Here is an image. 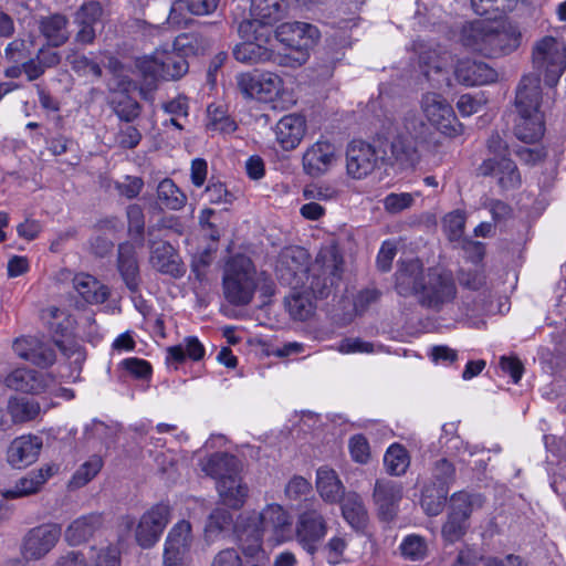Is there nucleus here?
<instances>
[{"mask_svg":"<svg viewBox=\"0 0 566 566\" xmlns=\"http://www.w3.org/2000/svg\"><path fill=\"white\" fill-rule=\"evenodd\" d=\"M73 285L82 298L90 304H102L109 295L108 287L90 274L75 275Z\"/></svg>","mask_w":566,"mask_h":566,"instance_id":"nucleus-36","label":"nucleus"},{"mask_svg":"<svg viewBox=\"0 0 566 566\" xmlns=\"http://www.w3.org/2000/svg\"><path fill=\"white\" fill-rule=\"evenodd\" d=\"M492 32V20H475L462 28L461 41L465 48L490 56Z\"/></svg>","mask_w":566,"mask_h":566,"instance_id":"nucleus-26","label":"nucleus"},{"mask_svg":"<svg viewBox=\"0 0 566 566\" xmlns=\"http://www.w3.org/2000/svg\"><path fill=\"white\" fill-rule=\"evenodd\" d=\"M87 566H120V553L116 545H92L85 554Z\"/></svg>","mask_w":566,"mask_h":566,"instance_id":"nucleus-42","label":"nucleus"},{"mask_svg":"<svg viewBox=\"0 0 566 566\" xmlns=\"http://www.w3.org/2000/svg\"><path fill=\"white\" fill-rule=\"evenodd\" d=\"M46 317L50 318V329L56 335L65 336L74 325V319L65 311L51 306L45 310Z\"/></svg>","mask_w":566,"mask_h":566,"instance_id":"nucleus-53","label":"nucleus"},{"mask_svg":"<svg viewBox=\"0 0 566 566\" xmlns=\"http://www.w3.org/2000/svg\"><path fill=\"white\" fill-rule=\"evenodd\" d=\"M373 497L380 517L384 521H391L402 499V485L392 480H377Z\"/></svg>","mask_w":566,"mask_h":566,"instance_id":"nucleus-22","label":"nucleus"},{"mask_svg":"<svg viewBox=\"0 0 566 566\" xmlns=\"http://www.w3.org/2000/svg\"><path fill=\"white\" fill-rule=\"evenodd\" d=\"M318 29L306 22H285L279 25L274 32V38L280 43L294 50L297 54L286 65H302L307 60V50L311 49L319 39Z\"/></svg>","mask_w":566,"mask_h":566,"instance_id":"nucleus-8","label":"nucleus"},{"mask_svg":"<svg viewBox=\"0 0 566 566\" xmlns=\"http://www.w3.org/2000/svg\"><path fill=\"white\" fill-rule=\"evenodd\" d=\"M285 306L294 319L305 321L314 313V303L306 292H293L285 297Z\"/></svg>","mask_w":566,"mask_h":566,"instance_id":"nucleus-43","label":"nucleus"},{"mask_svg":"<svg viewBox=\"0 0 566 566\" xmlns=\"http://www.w3.org/2000/svg\"><path fill=\"white\" fill-rule=\"evenodd\" d=\"M338 159L336 145L326 139H318L303 154V170L311 177H321L336 166Z\"/></svg>","mask_w":566,"mask_h":566,"instance_id":"nucleus-17","label":"nucleus"},{"mask_svg":"<svg viewBox=\"0 0 566 566\" xmlns=\"http://www.w3.org/2000/svg\"><path fill=\"white\" fill-rule=\"evenodd\" d=\"M386 151H379L376 146L363 140H353L346 150V170L354 179H363L370 175Z\"/></svg>","mask_w":566,"mask_h":566,"instance_id":"nucleus-15","label":"nucleus"},{"mask_svg":"<svg viewBox=\"0 0 566 566\" xmlns=\"http://www.w3.org/2000/svg\"><path fill=\"white\" fill-rule=\"evenodd\" d=\"M493 32L491 39L490 56H500L515 51L520 44L522 34L516 25L509 21H492Z\"/></svg>","mask_w":566,"mask_h":566,"instance_id":"nucleus-27","label":"nucleus"},{"mask_svg":"<svg viewBox=\"0 0 566 566\" xmlns=\"http://www.w3.org/2000/svg\"><path fill=\"white\" fill-rule=\"evenodd\" d=\"M327 531V521L318 509H308L298 515L295 527L296 541L310 555L317 552Z\"/></svg>","mask_w":566,"mask_h":566,"instance_id":"nucleus-13","label":"nucleus"},{"mask_svg":"<svg viewBox=\"0 0 566 566\" xmlns=\"http://www.w3.org/2000/svg\"><path fill=\"white\" fill-rule=\"evenodd\" d=\"M126 91L127 88L124 87L123 92L115 93L112 97L111 104L120 120L130 123L139 116L140 105L134 98L128 96L125 93Z\"/></svg>","mask_w":566,"mask_h":566,"instance_id":"nucleus-46","label":"nucleus"},{"mask_svg":"<svg viewBox=\"0 0 566 566\" xmlns=\"http://www.w3.org/2000/svg\"><path fill=\"white\" fill-rule=\"evenodd\" d=\"M165 113L171 115V118L165 122L174 125L178 129H182V125L178 122L179 117H187L189 112L188 98L184 95H179L176 98L165 103L163 105Z\"/></svg>","mask_w":566,"mask_h":566,"instance_id":"nucleus-56","label":"nucleus"},{"mask_svg":"<svg viewBox=\"0 0 566 566\" xmlns=\"http://www.w3.org/2000/svg\"><path fill=\"white\" fill-rule=\"evenodd\" d=\"M8 408L15 422L33 420L40 413L39 402L27 398L10 400Z\"/></svg>","mask_w":566,"mask_h":566,"instance_id":"nucleus-51","label":"nucleus"},{"mask_svg":"<svg viewBox=\"0 0 566 566\" xmlns=\"http://www.w3.org/2000/svg\"><path fill=\"white\" fill-rule=\"evenodd\" d=\"M226 300L235 306L251 303L256 290V270L245 255L233 256L226 266L223 280Z\"/></svg>","mask_w":566,"mask_h":566,"instance_id":"nucleus-4","label":"nucleus"},{"mask_svg":"<svg viewBox=\"0 0 566 566\" xmlns=\"http://www.w3.org/2000/svg\"><path fill=\"white\" fill-rule=\"evenodd\" d=\"M150 265L158 272L179 279L186 273V266L182 263L178 252L166 241H149Z\"/></svg>","mask_w":566,"mask_h":566,"instance_id":"nucleus-19","label":"nucleus"},{"mask_svg":"<svg viewBox=\"0 0 566 566\" xmlns=\"http://www.w3.org/2000/svg\"><path fill=\"white\" fill-rule=\"evenodd\" d=\"M167 360L175 363L185 361L186 357L192 360H200L205 355V347L197 337H187L184 345L169 347Z\"/></svg>","mask_w":566,"mask_h":566,"instance_id":"nucleus-45","label":"nucleus"},{"mask_svg":"<svg viewBox=\"0 0 566 566\" xmlns=\"http://www.w3.org/2000/svg\"><path fill=\"white\" fill-rule=\"evenodd\" d=\"M42 439L33 434L15 438L7 451L8 463L15 469H22L34 463L41 452Z\"/></svg>","mask_w":566,"mask_h":566,"instance_id":"nucleus-21","label":"nucleus"},{"mask_svg":"<svg viewBox=\"0 0 566 566\" xmlns=\"http://www.w3.org/2000/svg\"><path fill=\"white\" fill-rule=\"evenodd\" d=\"M400 551L402 556L410 560H422L427 556L428 546L422 536L411 534L402 539Z\"/></svg>","mask_w":566,"mask_h":566,"instance_id":"nucleus-54","label":"nucleus"},{"mask_svg":"<svg viewBox=\"0 0 566 566\" xmlns=\"http://www.w3.org/2000/svg\"><path fill=\"white\" fill-rule=\"evenodd\" d=\"M237 85L248 98H255L264 103H273L283 93V81L274 73H240L237 75Z\"/></svg>","mask_w":566,"mask_h":566,"instance_id":"nucleus-10","label":"nucleus"},{"mask_svg":"<svg viewBox=\"0 0 566 566\" xmlns=\"http://www.w3.org/2000/svg\"><path fill=\"white\" fill-rule=\"evenodd\" d=\"M396 291L401 296L415 295L422 307L432 312L447 308L458 294L451 272L437 268L423 272V264L418 259L400 262L396 272Z\"/></svg>","mask_w":566,"mask_h":566,"instance_id":"nucleus-1","label":"nucleus"},{"mask_svg":"<svg viewBox=\"0 0 566 566\" xmlns=\"http://www.w3.org/2000/svg\"><path fill=\"white\" fill-rule=\"evenodd\" d=\"M249 530L261 533V541L270 533L276 541H284L291 533V518L289 513L279 504H270L263 511L250 518L249 524L240 532Z\"/></svg>","mask_w":566,"mask_h":566,"instance_id":"nucleus-12","label":"nucleus"},{"mask_svg":"<svg viewBox=\"0 0 566 566\" xmlns=\"http://www.w3.org/2000/svg\"><path fill=\"white\" fill-rule=\"evenodd\" d=\"M103 468V460L98 455H92L82 463L67 483L69 490H77L91 482Z\"/></svg>","mask_w":566,"mask_h":566,"instance_id":"nucleus-44","label":"nucleus"},{"mask_svg":"<svg viewBox=\"0 0 566 566\" xmlns=\"http://www.w3.org/2000/svg\"><path fill=\"white\" fill-rule=\"evenodd\" d=\"M305 132V118L297 114L283 116L274 128L276 142L284 150L296 148L303 139Z\"/></svg>","mask_w":566,"mask_h":566,"instance_id":"nucleus-28","label":"nucleus"},{"mask_svg":"<svg viewBox=\"0 0 566 566\" xmlns=\"http://www.w3.org/2000/svg\"><path fill=\"white\" fill-rule=\"evenodd\" d=\"M482 505V499L476 494H469L465 492H459L451 497V512L452 514L464 518L465 521L471 515L475 507Z\"/></svg>","mask_w":566,"mask_h":566,"instance_id":"nucleus-50","label":"nucleus"},{"mask_svg":"<svg viewBox=\"0 0 566 566\" xmlns=\"http://www.w3.org/2000/svg\"><path fill=\"white\" fill-rule=\"evenodd\" d=\"M161 78L163 80H178L182 77L189 69L187 60L175 49L169 51L167 49H159Z\"/></svg>","mask_w":566,"mask_h":566,"instance_id":"nucleus-39","label":"nucleus"},{"mask_svg":"<svg viewBox=\"0 0 566 566\" xmlns=\"http://www.w3.org/2000/svg\"><path fill=\"white\" fill-rule=\"evenodd\" d=\"M387 471L392 475H401L409 467V457L406 449L399 444L388 448L384 457Z\"/></svg>","mask_w":566,"mask_h":566,"instance_id":"nucleus-52","label":"nucleus"},{"mask_svg":"<svg viewBox=\"0 0 566 566\" xmlns=\"http://www.w3.org/2000/svg\"><path fill=\"white\" fill-rule=\"evenodd\" d=\"M69 20L63 14H51L39 20V30L52 46L63 45L70 36Z\"/></svg>","mask_w":566,"mask_h":566,"instance_id":"nucleus-35","label":"nucleus"},{"mask_svg":"<svg viewBox=\"0 0 566 566\" xmlns=\"http://www.w3.org/2000/svg\"><path fill=\"white\" fill-rule=\"evenodd\" d=\"M488 149L493 157L485 159L480 165L479 174L495 177L503 189L518 187L521 177L517 167L507 158V145L497 133L492 134L488 139Z\"/></svg>","mask_w":566,"mask_h":566,"instance_id":"nucleus-6","label":"nucleus"},{"mask_svg":"<svg viewBox=\"0 0 566 566\" xmlns=\"http://www.w3.org/2000/svg\"><path fill=\"white\" fill-rule=\"evenodd\" d=\"M340 501L344 520L355 530L365 527L368 515L361 497L355 492H348Z\"/></svg>","mask_w":566,"mask_h":566,"instance_id":"nucleus-37","label":"nucleus"},{"mask_svg":"<svg viewBox=\"0 0 566 566\" xmlns=\"http://www.w3.org/2000/svg\"><path fill=\"white\" fill-rule=\"evenodd\" d=\"M402 125L408 136L397 135L391 144L390 151L394 160L403 168L413 167L419 160V154L415 139L410 137V133H417L423 123L415 112H406L402 117Z\"/></svg>","mask_w":566,"mask_h":566,"instance_id":"nucleus-16","label":"nucleus"},{"mask_svg":"<svg viewBox=\"0 0 566 566\" xmlns=\"http://www.w3.org/2000/svg\"><path fill=\"white\" fill-rule=\"evenodd\" d=\"M201 470L211 479L216 481V484L222 480L231 479L237 476L242 471L241 461L229 453L216 452L201 460Z\"/></svg>","mask_w":566,"mask_h":566,"instance_id":"nucleus-25","label":"nucleus"},{"mask_svg":"<svg viewBox=\"0 0 566 566\" xmlns=\"http://www.w3.org/2000/svg\"><path fill=\"white\" fill-rule=\"evenodd\" d=\"M60 537L61 528L55 524L34 526L21 539V556L28 562L40 560L56 546Z\"/></svg>","mask_w":566,"mask_h":566,"instance_id":"nucleus-11","label":"nucleus"},{"mask_svg":"<svg viewBox=\"0 0 566 566\" xmlns=\"http://www.w3.org/2000/svg\"><path fill=\"white\" fill-rule=\"evenodd\" d=\"M207 127L212 132L230 134L237 128L234 120L230 118L222 105H209L207 109Z\"/></svg>","mask_w":566,"mask_h":566,"instance_id":"nucleus-47","label":"nucleus"},{"mask_svg":"<svg viewBox=\"0 0 566 566\" xmlns=\"http://www.w3.org/2000/svg\"><path fill=\"white\" fill-rule=\"evenodd\" d=\"M118 270L126 286L136 291L139 284V268L136 258L135 247L125 242L118 247Z\"/></svg>","mask_w":566,"mask_h":566,"instance_id":"nucleus-34","label":"nucleus"},{"mask_svg":"<svg viewBox=\"0 0 566 566\" xmlns=\"http://www.w3.org/2000/svg\"><path fill=\"white\" fill-rule=\"evenodd\" d=\"M413 197L411 193H389L384 199V207L389 213H399L413 205Z\"/></svg>","mask_w":566,"mask_h":566,"instance_id":"nucleus-63","label":"nucleus"},{"mask_svg":"<svg viewBox=\"0 0 566 566\" xmlns=\"http://www.w3.org/2000/svg\"><path fill=\"white\" fill-rule=\"evenodd\" d=\"M171 518V509L166 503H158L146 511L136 527L135 537L143 548L153 547L160 538Z\"/></svg>","mask_w":566,"mask_h":566,"instance_id":"nucleus-14","label":"nucleus"},{"mask_svg":"<svg viewBox=\"0 0 566 566\" xmlns=\"http://www.w3.org/2000/svg\"><path fill=\"white\" fill-rule=\"evenodd\" d=\"M239 549L243 556V566H270V559L261 545V533L249 530L238 533Z\"/></svg>","mask_w":566,"mask_h":566,"instance_id":"nucleus-31","label":"nucleus"},{"mask_svg":"<svg viewBox=\"0 0 566 566\" xmlns=\"http://www.w3.org/2000/svg\"><path fill=\"white\" fill-rule=\"evenodd\" d=\"M32 48L33 41L31 39H15L6 46V59L10 62L18 63L31 54Z\"/></svg>","mask_w":566,"mask_h":566,"instance_id":"nucleus-59","label":"nucleus"},{"mask_svg":"<svg viewBox=\"0 0 566 566\" xmlns=\"http://www.w3.org/2000/svg\"><path fill=\"white\" fill-rule=\"evenodd\" d=\"M534 67L548 86H555L566 69V43L554 36H544L533 48Z\"/></svg>","mask_w":566,"mask_h":566,"instance_id":"nucleus-5","label":"nucleus"},{"mask_svg":"<svg viewBox=\"0 0 566 566\" xmlns=\"http://www.w3.org/2000/svg\"><path fill=\"white\" fill-rule=\"evenodd\" d=\"M56 358L55 348L51 343L35 338V345L31 352L30 361L40 367L51 366Z\"/></svg>","mask_w":566,"mask_h":566,"instance_id":"nucleus-57","label":"nucleus"},{"mask_svg":"<svg viewBox=\"0 0 566 566\" xmlns=\"http://www.w3.org/2000/svg\"><path fill=\"white\" fill-rule=\"evenodd\" d=\"M449 490L444 486H426L422 492L421 506L430 516H437L444 507Z\"/></svg>","mask_w":566,"mask_h":566,"instance_id":"nucleus-48","label":"nucleus"},{"mask_svg":"<svg viewBox=\"0 0 566 566\" xmlns=\"http://www.w3.org/2000/svg\"><path fill=\"white\" fill-rule=\"evenodd\" d=\"M157 200L165 209L180 210L187 202V196L171 179L165 178L157 186Z\"/></svg>","mask_w":566,"mask_h":566,"instance_id":"nucleus-41","label":"nucleus"},{"mask_svg":"<svg viewBox=\"0 0 566 566\" xmlns=\"http://www.w3.org/2000/svg\"><path fill=\"white\" fill-rule=\"evenodd\" d=\"M347 548V539L343 535H335L324 547L328 564L337 565L343 560L344 553Z\"/></svg>","mask_w":566,"mask_h":566,"instance_id":"nucleus-62","label":"nucleus"},{"mask_svg":"<svg viewBox=\"0 0 566 566\" xmlns=\"http://www.w3.org/2000/svg\"><path fill=\"white\" fill-rule=\"evenodd\" d=\"M432 485L437 488L444 486L449 490V484L454 478V468L447 459L436 462L432 469Z\"/></svg>","mask_w":566,"mask_h":566,"instance_id":"nucleus-60","label":"nucleus"},{"mask_svg":"<svg viewBox=\"0 0 566 566\" xmlns=\"http://www.w3.org/2000/svg\"><path fill=\"white\" fill-rule=\"evenodd\" d=\"M7 387L32 395H40L53 391L55 379L46 373L28 368H18L10 373L4 380Z\"/></svg>","mask_w":566,"mask_h":566,"instance_id":"nucleus-18","label":"nucleus"},{"mask_svg":"<svg viewBox=\"0 0 566 566\" xmlns=\"http://www.w3.org/2000/svg\"><path fill=\"white\" fill-rule=\"evenodd\" d=\"M244 40L233 49V56L237 61L245 64H254L270 61L273 59V50L265 44L269 42L260 41L254 38V32L248 34L239 33Z\"/></svg>","mask_w":566,"mask_h":566,"instance_id":"nucleus-29","label":"nucleus"},{"mask_svg":"<svg viewBox=\"0 0 566 566\" xmlns=\"http://www.w3.org/2000/svg\"><path fill=\"white\" fill-rule=\"evenodd\" d=\"M467 527L464 518L450 513L442 526V536L447 542L454 543L465 534Z\"/></svg>","mask_w":566,"mask_h":566,"instance_id":"nucleus-58","label":"nucleus"},{"mask_svg":"<svg viewBox=\"0 0 566 566\" xmlns=\"http://www.w3.org/2000/svg\"><path fill=\"white\" fill-rule=\"evenodd\" d=\"M218 494L224 505L238 510L243 506L248 497L249 489L243 483L241 473L237 476L222 480L216 484Z\"/></svg>","mask_w":566,"mask_h":566,"instance_id":"nucleus-33","label":"nucleus"},{"mask_svg":"<svg viewBox=\"0 0 566 566\" xmlns=\"http://www.w3.org/2000/svg\"><path fill=\"white\" fill-rule=\"evenodd\" d=\"M161 60L159 59V49H156L154 53L144 55L135 60V66L144 77L145 82H148L149 88L153 90V84L161 78L160 71Z\"/></svg>","mask_w":566,"mask_h":566,"instance_id":"nucleus-49","label":"nucleus"},{"mask_svg":"<svg viewBox=\"0 0 566 566\" xmlns=\"http://www.w3.org/2000/svg\"><path fill=\"white\" fill-rule=\"evenodd\" d=\"M211 39L201 32H190L176 36L172 46L186 59V56L205 53L211 46Z\"/></svg>","mask_w":566,"mask_h":566,"instance_id":"nucleus-38","label":"nucleus"},{"mask_svg":"<svg viewBox=\"0 0 566 566\" xmlns=\"http://www.w3.org/2000/svg\"><path fill=\"white\" fill-rule=\"evenodd\" d=\"M283 0H251V19L242 21L238 31L244 35L254 32L256 40L271 42L272 25L283 17Z\"/></svg>","mask_w":566,"mask_h":566,"instance_id":"nucleus-7","label":"nucleus"},{"mask_svg":"<svg viewBox=\"0 0 566 566\" xmlns=\"http://www.w3.org/2000/svg\"><path fill=\"white\" fill-rule=\"evenodd\" d=\"M316 490L325 503L336 504L345 496V486L335 470L321 467L316 471Z\"/></svg>","mask_w":566,"mask_h":566,"instance_id":"nucleus-32","label":"nucleus"},{"mask_svg":"<svg viewBox=\"0 0 566 566\" xmlns=\"http://www.w3.org/2000/svg\"><path fill=\"white\" fill-rule=\"evenodd\" d=\"M103 516L98 513H90L75 518L66 527L64 536L71 546H76L88 541L102 527Z\"/></svg>","mask_w":566,"mask_h":566,"instance_id":"nucleus-30","label":"nucleus"},{"mask_svg":"<svg viewBox=\"0 0 566 566\" xmlns=\"http://www.w3.org/2000/svg\"><path fill=\"white\" fill-rule=\"evenodd\" d=\"M420 107L427 120L442 134L454 137L462 133V124L442 95L433 92L424 93L420 99Z\"/></svg>","mask_w":566,"mask_h":566,"instance_id":"nucleus-9","label":"nucleus"},{"mask_svg":"<svg viewBox=\"0 0 566 566\" xmlns=\"http://www.w3.org/2000/svg\"><path fill=\"white\" fill-rule=\"evenodd\" d=\"M454 75L463 85H485L496 81L497 72L489 64L476 60H460L455 66Z\"/></svg>","mask_w":566,"mask_h":566,"instance_id":"nucleus-24","label":"nucleus"},{"mask_svg":"<svg viewBox=\"0 0 566 566\" xmlns=\"http://www.w3.org/2000/svg\"><path fill=\"white\" fill-rule=\"evenodd\" d=\"M140 140V132L132 125L120 127L115 135V145L122 149H134Z\"/></svg>","mask_w":566,"mask_h":566,"instance_id":"nucleus-61","label":"nucleus"},{"mask_svg":"<svg viewBox=\"0 0 566 566\" xmlns=\"http://www.w3.org/2000/svg\"><path fill=\"white\" fill-rule=\"evenodd\" d=\"M57 471L59 467L55 464H45L38 470H32L19 479L12 488L3 491L2 495L6 499H18L35 494Z\"/></svg>","mask_w":566,"mask_h":566,"instance_id":"nucleus-23","label":"nucleus"},{"mask_svg":"<svg viewBox=\"0 0 566 566\" xmlns=\"http://www.w3.org/2000/svg\"><path fill=\"white\" fill-rule=\"evenodd\" d=\"M193 543V534L190 522L181 520L168 532L164 544L163 558L168 560L188 559Z\"/></svg>","mask_w":566,"mask_h":566,"instance_id":"nucleus-20","label":"nucleus"},{"mask_svg":"<svg viewBox=\"0 0 566 566\" xmlns=\"http://www.w3.org/2000/svg\"><path fill=\"white\" fill-rule=\"evenodd\" d=\"M211 566H243V556L239 548H226L213 557Z\"/></svg>","mask_w":566,"mask_h":566,"instance_id":"nucleus-64","label":"nucleus"},{"mask_svg":"<svg viewBox=\"0 0 566 566\" xmlns=\"http://www.w3.org/2000/svg\"><path fill=\"white\" fill-rule=\"evenodd\" d=\"M421 62L427 66L423 71L424 76L429 81H433L437 85L449 83L448 73L446 72L447 59L438 57V61H431V56H421Z\"/></svg>","mask_w":566,"mask_h":566,"instance_id":"nucleus-55","label":"nucleus"},{"mask_svg":"<svg viewBox=\"0 0 566 566\" xmlns=\"http://www.w3.org/2000/svg\"><path fill=\"white\" fill-rule=\"evenodd\" d=\"M219 0H177L172 3L169 19L180 23L185 11L196 15L209 14L217 9Z\"/></svg>","mask_w":566,"mask_h":566,"instance_id":"nucleus-40","label":"nucleus"},{"mask_svg":"<svg viewBox=\"0 0 566 566\" xmlns=\"http://www.w3.org/2000/svg\"><path fill=\"white\" fill-rule=\"evenodd\" d=\"M321 261H323L322 274L324 275L322 285L315 274L311 277L308 275L310 255L307 251L301 247H287L281 251L277 258L276 276L282 284L290 286L292 290H297L310 281L308 289L318 297H324L339 276L340 262L333 251L319 254L316 262L319 263Z\"/></svg>","mask_w":566,"mask_h":566,"instance_id":"nucleus-2","label":"nucleus"},{"mask_svg":"<svg viewBox=\"0 0 566 566\" xmlns=\"http://www.w3.org/2000/svg\"><path fill=\"white\" fill-rule=\"evenodd\" d=\"M539 75H525L517 87L515 104L518 118L515 136L524 143H536L545 133L544 114L541 111Z\"/></svg>","mask_w":566,"mask_h":566,"instance_id":"nucleus-3","label":"nucleus"}]
</instances>
